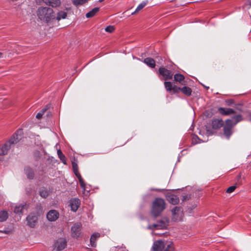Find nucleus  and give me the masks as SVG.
Wrapping results in <instances>:
<instances>
[{
	"instance_id": "1",
	"label": "nucleus",
	"mask_w": 251,
	"mask_h": 251,
	"mask_svg": "<svg viewBox=\"0 0 251 251\" xmlns=\"http://www.w3.org/2000/svg\"><path fill=\"white\" fill-rule=\"evenodd\" d=\"M23 135V129H18L8 142H6L3 145L0 146V155L6 154L12 146L19 142Z\"/></svg>"
},
{
	"instance_id": "2",
	"label": "nucleus",
	"mask_w": 251,
	"mask_h": 251,
	"mask_svg": "<svg viewBox=\"0 0 251 251\" xmlns=\"http://www.w3.org/2000/svg\"><path fill=\"white\" fill-rule=\"evenodd\" d=\"M38 18L47 23L53 21L55 19V14L52 9L48 7H40L37 11Z\"/></svg>"
},
{
	"instance_id": "3",
	"label": "nucleus",
	"mask_w": 251,
	"mask_h": 251,
	"mask_svg": "<svg viewBox=\"0 0 251 251\" xmlns=\"http://www.w3.org/2000/svg\"><path fill=\"white\" fill-rule=\"evenodd\" d=\"M166 203L165 200L160 198H155L152 202L151 214L154 218L159 216L166 209Z\"/></svg>"
},
{
	"instance_id": "4",
	"label": "nucleus",
	"mask_w": 251,
	"mask_h": 251,
	"mask_svg": "<svg viewBox=\"0 0 251 251\" xmlns=\"http://www.w3.org/2000/svg\"><path fill=\"white\" fill-rule=\"evenodd\" d=\"M169 220L166 217H163L157 223L149 226V229L154 230L155 229H166L169 224Z\"/></svg>"
},
{
	"instance_id": "5",
	"label": "nucleus",
	"mask_w": 251,
	"mask_h": 251,
	"mask_svg": "<svg viewBox=\"0 0 251 251\" xmlns=\"http://www.w3.org/2000/svg\"><path fill=\"white\" fill-rule=\"evenodd\" d=\"M231 120L227 119L226 121V124L224 126V134L227 139H229L232 134V128L233 126Z\"/></svg>"
},
{
	"instance_id": "6",
	"label": "nucleus",
	"mask_w": 251,
	"mask_h": 251,
	"mask_svg": "<svg viewBox=\"0 0 251 251\" xmlns=\"http://www.w3.org/2000/svg\"><path fill=\"white\" fill-rule=\"evenodd\" d=\"M158 74L162 76L165 80L172 79L173 76V74L172 71L163 67L159 68Z\"/></svg>"
},
{
	"instance_id": "7",
	"label": "nucleus",
	"mask_w": 251,
	"mask_h": 251,
	"mask_svg": "<svg viewBox=\"0 0 251 251\" xmlns=\"http://www.w3.org/2000/svg\"><path fill=\"white\" fill-rule=\"evenodd\" d=\"M173 219L175 221H181L183 215V210L181 207L175 206L172 210Z\"/></svg>"
},
{
	"instance_id": "8",
	"label": "nucleus",
	"mask_w": 251,
	"mask_h": 251,
	"mask_svg": "<svg viewBox=\"0 0 251 251\" xmlns=\"http://www.w3.org/2000/svg\"><path fill=\"white\" fill-rule=\"evenodd\" d=\"M81 224L76 223L71 228V234L73 238H78L81 235Z\"/></svg>"
},
{
	"instance_id": "9",
	"label": "nucleus",
	"mask_w": 251,
	"mask_h": 251,
	"mask_svg": "<svg viewBox=\"0 0 251 251\" xmlns=\"http://www.w3.org/2000/svg\"><path fill=\"white\" fill-rule=\"evenodd\" d=\"M37 220H38L37 217L35 213H30L26 217L27 225L31 228L34 227L37 222Z\"/></svg>"
},
{
	"instance_id": "10",
	"label": "nucleus",
	"mask_w": 251,
	"mask_h": 251,
	"mask_svg": "<svg viewBox=\"0 0 251 251\" xmlns=\"http://www.w3.org/2000/svg\"><path fill=\"white\" fill-rule=\"evenodd\" d=\"M166 200L172 204H176L179 202V198L171 192H168L166 195Z\"/></svg>"
},
{
	"instance_id": "11",
	"label": "nucleus",
	"mask_w": 251,
	"mask_h": 251,
	"mask_svg": "<svg viewBox=\"0 0 251 251\" xmlns=\"http://www.w3.org/2000/svg\"><path fill=\"white\" fill-rule=\"evenodd\" d=\"M55 247L57 251H60L65 249L67 246V241L64 238L57 239L54 243Z\"/></svg>"
},
{
	"instance_id": "12",
	"label": "nucleus",
	"mask_w": 251,
	"mask_h": 251,
	"mask_svg": "<svg viewBox=\"0 0 251 251\" xmlns=\"http://www.w3.org/2000/svg\"><path fill=\"white\" fill-rule=\"evenodd\" d=\"M211 126L213 129L218 130L224 126V122L221 119H213Z\"/></svg>"
},
{
	"instance_id": "13",
	"label": "nucleus",
	"mask_w": 251,
	"mask_h": 251,
	"mask_svg": "<svg viewBox=\"0 0 251 251\" xmlns=\"http://www.w3.org/2000/svg\"><path fill=\"white\" fill-rule=\"evenodd\" d=\"M165 248V244L162 240L155 241L152 247V249L154 251H162Z\"/></svg>"
},
{
	"instance_id": "14",
	"label": "nucleus",
	"mask_w": 251,
	"mask_h": 251,
	"mask_svg": "<svg viewBox=\"0 0 251 251\" xmlns=\"http://www.w3.org/2000/svg\"><path fill=\"white\" fill-rule=\"evenodd\" d=\"M59 214L55 210H51L47 214V218L49 221L52 222L56 221L59 218Z\"/></svg>"
},
{
	"instance_id": "15",
	"label": "nucleus",
	"mask_w": 251,
	"mask_h": 251,
	"mask_svg": "<svg viewBox=\"0 0 251 251\" xmlns=\"http://www.w3.org/2000/svg\"><path fill=\"white\" fill-rule=\"evenodd\" d=\"M80 204V201L77 198L72 199L70 201V206L73 211L75 212Z\"/></svg>"
},
{
	"instance_id": "16",
	"label": "nucleus",
	"mask_w": 251,
	"mask_h": 251,
	"mask_svg": "<svg viewBox=\"0 0 251 251\" xmlns=\"http://www.w3.org/2000/svg\"><path fill=\"white\" fill-rule=\"evenodd\" d=\"M218 111L220 114L225 116L235 113V111L233 109L229 108L219 107Z\"/></svg>"
},
{
	"instance_id": "17",
	"label": "nucleus",
	"mask_w": 251,
	"mask_h": 251,
	"mask_svg": "<svg viewBox=\"0 0 251 251\" xmlns=\"http://www.w3.org/2000/svg\"><path fill=\"white\" fill-rule=\"evenodd\" d=\"M43 2L46 5L53 8H56L61 5L60 0H42Z\"/></svg>"
},
{
	"instance_id": "18",
	"label": "nucleus",
	"mask_w": 251,
	"mask_h": 251,
	"mask_svg": "<svg viewBox=\"0 0 251 251\" xmlns=\"http://www.w3.org/2000/svg\"><path fill=\"white\" fill-rule=\"evenodd\" d=\"M143 62L151 68H154L155 67V61L152 58H146L144 59Z\"/></svg>"
},
{
	"instance_id": "19",
	"label": "nucleus",
	"mask_w": 251,
	"mask_h": 251,
	"mask_svg": "<svg viewBox=\"0 0 251 251\" xmlns=\"http://www.w3.org/2000/svg\"><path fill=\"white\" fill-rule=\"evenodd\" d=\"M174 78L175 81L178 82L182 85L185 84V83H183L185 77L183 75L177 73L174 75Z\"/></svg>"
},
{
	"instance_id": "20",
	"label": "nucleus",
	"mask_w": 251,
	"mask_h": 251,
	"mask_svg": "<svg viewBox=\"0 0 251 251\" xmlns=\"http://www.w3.org/2000/svg\"><path fill=\"white\" fill-rule=\"evenodd\" d=\"M67 16V12L63 11H60L58 12H57L56 16H55V20H56L57 21H59L61 19H66Z\"/></svg>"
},
{
	"instance_id": "21",
	"label": "nucleus",
	"mask_w": 251,
	"mask_h": 251,
	"mask_svg": "<svg viewBox=\"0 0 251 251\" xmlns=\"http://www.w3.org/2000/svg\"><path fill=\"white\" fill-rule=\"evenodd\" d=\"M181 92L187 96H190L192 94V90L191 88L188 86H184L181 88Z\"/></svg>"
},
{
	"instance_id": "22",
	"label": "nucleus",
	"mask_w": 251,
	"mask_h": 251,
	"mask_svg": "<svg viewBox=\"0 0 251 251\" xmlns=\"http://www.w3.org/2000/svg\"><path fill=\"white\" fill-rule=\"evenodd\" d=\"M25 174L28 178L32 179L34 176V173L33 171L29 167H26L25 169Z\"/></svg>"
},
{
	"instance_id": "23",
	"label": "nucleus",
	"mask_w": 251,
	"mask_h": 251,
	"mask_svg": "<svg viewBox=\"0 0 251 251\" xmlns=\"http://www.w3.org/2000/svg\"><path fill=\"white\" fill-rule=\"evenodd\" d=\"M100 236V234L99 233H95L92 235L90 238V243L92 247H95V241Z\"/></svg>"
},
{
	"instance_id": "24",
	"label": "nucleus",
	"mask_w": 251,
	"mask_h": 251,
	"mask_svg": "<svg viewBox=\"0 0 251 251\" xmlns=\"http://www.w3.org/2000/svg\"><path fill=\"white\" fill-rule=\"evenodd\" d=\"M99 10L100 8L99 7H95L93 8L92 10H91L86 14V17L87 18L93 17L99 11Z\"/></svg>"
},
{
	"instance_id": "25",
	"label": "nucleus",
	"mask_w": 251,
	"mask_h": 251,
	"mask_svg": "<svg viewBox=\"0 0 251 251\" xmlns=\"http://www.w3.org/2000/svg\"><path fill=\"white\" fill-rule=\"evenodd\" d=\"M8 217V214L6 211H0V222L5 221Z\"/></svg>"
},
{
	"instance_id": "26",
	"label": "nucleus",
	"mask_w": 251,
	"mask_h": 251,
	"mask_svg": "<svg viewBox=\"0 0 251 251\" xmlns=\"http://www.w3.org/2000/svg\"><path fill=\"white\" fill-rule=\"evenodd\" d=\"M26 206V204H20L18 206H16L14 209V212L16 214H21L23 213V210L24 207Z\"/></svg>"
},
{
	"instance_id": "27",
	"label": "nucleus",
	"mask_w": 251,
	"mask_h": 251,
	"mask_svg": "<svg viewBox=\"0 0 251 251\" xmlns=\"http://www.w3.org/2000/svg\"><path fill=\"white\" fill-rule=\"evenodd\" d=\"M164 84L165 88L167 91L169 92L170 93H172V90L173 87V85L172 84V82H171L170 81H167L166 80H165Z\"/></svg>"
},
{
	"instance_id": "28",
	"label": "nucleus",
	"mask_w": 251,
	"mask_h": 251,
	"mask_svg": "<svg viewBox=\"0 0 251 251\" xmlns=\"http://www.w3.org/2000/svg\"><path fill=\"white\" fill-rule=\"evenodd\" d=\"M57 154L58 157L61 160V161L64 164H66V159L65 156L63 154L60 150L57 151Z\"/></svg>"
},
{
	"instance_id": "29",
	"label": "nucleus",
	"mask_w": 251,
	"mask_h": 251,
	"mask_svg": "<svg viewBox=\"0 0 251 251\" xmlns=\"http://www.w3.org/2000/svg\"><path fill=\"white\" fill-rule=\"evenodd\" d=\"M147 4L146 2H143L141 3L138 7L136 8V10L134 12L131 13V15H134L137 13H138L139 11H140L141 9H142Z\"/></svg>"
},
{
	"instance_id": "30",
	"label": "nucleus",
	"mask_w": 251,
	"mask_h": 251,
	"mask_svg": "<svg viewBox=\"0 0 251 251\" xmlns=\"http://www.w3.org/2000/svg\"><path fill=\"white\" fill-rule=\"evenodd\" d=\"M88 0H73V4L77 6L87 2Z\"/></svg>"
},
{
	"instance_id": "31",
	"label": "nucleus",
	"mask_w": 251,
	"mask_h": 251,
	"mask_svg": "<svg viewBox=\"0 0 251 251\" xmlns=\"http://www.w3.org/2000/svg\"><path fill=\"white\" fill-rule=\"evenodd\" d=\"M232 118L233 120L235 122L234 124H233L234 126L235 125L239 122L241 121L242 120V116L240 114L235 115L232 117Z\"/></svg>"
},
{
	"instance_id": "32",
	"label": "nucleus",
	"mask_w": 251,
	"mask_h": 251,
	"mask_svg": "<svg viewBox=\"0 0 251 251\" xmlns=\"http://www.w3.org/2000/svg\"><path fill=\"white\" fill-rule=\"evenodd\" d=\"M164 251H174V247L173 243L170 242L168 244L165 245Z\"/></svg>"
},
{
	"instance_id": "33",
	"label": "nucleus",
	"mask_w": 251,
	"mask_h": 251,
	"mask_svg": "<svg viewBox=\"0 0 251 251\" xmlns=\"http://www.w3.org/2000/svg\"><path fill=\"white\" fill-rule=\"evenodd\" d=\"M39 194L42 198H46L48 196L49 193L47 190L43 188L40 191Z\"/></svg>"
},
{
	"instance_id": "34",
	"label": "nucleus",
	"mask_w": 251,
	"mask_h": 251,
	"mask_svg": "<svg viewBox=\"0 0 251 251\" xmlns=\"http://www.w3.org/2000/svg\"><path fill=\"white\" fill-rule=\"evenodd\" d=\"M181 87H177L175 85H173L172 93L173 94H177L180 91H181Z\"/></svg>"
},
{
	"instance_id": "35",
	"label": "nucleus",
	"mask_w": 251,
	"mask_h": 251,
	"mask_svg": "<svg viewBox=\"0 0 251 251\" xmlns=\"http://www.w3.org/2000/svg\"><path fill=\"white\" fill-rule=\"evenodd\" d=\"M46 111V109L44 108L41 110L39 113H38L36 116V118L40 119L42 118V116L44 115L45 112Z\"/></svg>"
},
{
	"instance_id": "36",
	"label": "nucleus",
	"mask_w": 251,
	"mask_h": 251,
	"mask_svg": "<svg viewBox=\"0 0 251 251\" xmlns=\"http://www.w3.org/2000/svg\"><path fill=\"white\" fill-rule=\"evenodd\" d=\"M114 30H115V28L112 25H109L105 28V31L109 32V33L113 32L114 31Z\"/></svg>"
},
{
	"instance_id": "37",
	"label": "nucleus",
	"mask_w": 251,
	"mask_h": 251,
	"mask_svg": "<svg viewBox=\"0 0 251 251\" xmlns=\"http://www.w3.org/2000/svg\"><path fill=\"white\" fill-rule=\"evenodd\" d=\"M236 188V186H235V185H233V186H231L229 187H228L226 190V192L227 193H231L232 192H233Z\"/></svg>"
},
{
	"instance_id": "38",
	"label": "nucleus",
	"mask_w": 251,
	"mask_h": 251,
	"mask_svg": "<svg viewBox=\"0 0 251 251\" xmlns=\"http://www.w3.org/2000/svg\"><path fill=\"white\" fill-rule=\"evenodd\" d=\"M78 180L80 185L81 187L85 190V183L82 179V177L78 178Z\"/></svg>"
},
{
	"instance_id": "39",
	"label": "nucleus",
	"mask_w": 251,
	"mask_h": 251,
	"mask_svg": "<svg viewBox=\"0 0 251 251\" xmlns=\"http://www.w3.org/2000/svg\"><path fill=\"white\" fill-rule=\"evenodd\" d=\"M72 167L73 169L74 172H77V171H78V165L76 162L74 161L72 162Z\"/></svg>"
},
{
	"instance_id": "40",
	"label": "nucleus",
	"mask_w": 251,
	"mask_h": 251,
	"mask_svg": "<svg viewBox=\"0 0 251 251\" xmlns=\"http://www.w3.org/2000/svg\"><path fill=\"white\" fill-rule=\"evenodd\" d=\"M74 173L75 174V175L77 176L78 179L79 178L81 177V176L80 174H79V173L78 172V171H77V172H74Z\"/></svg>"
},
{
	"instance_id": "41",
	"label": "nucleus",
	"mask_w": 251,
	"mask_h": 251,
	"mask_svg": "<svg viewBox=\"0 0 251 251\" xmlns=\"http://www.w3.org/2000/svg\"><path fill=\"white\" fill-rule=\"evenodd\" d=\"M233 102L234 101L232 100H228L226 101V102L228 103V105L233 103Z\"/></svg>"
},
{
	"instance_id": "42",
	"label": "nucleus",
	"mask_w": 251,
	"mask_h": 251,
	"mask_svg": "<svg viewBox=\"0 0 251 251\" xmlns=\"http://www.w3.org/2000/svg\"><path fill=\"white\" fill-rule=\"evenodd\" d=\"M247 2L248 3V5H249V6L251 7V0H248Z\"/></svg>"
},
{
	"instance_id": "43",
	"label": "nucleus",
	"mask_w": 251,
	"mask_h": 251,
	"mask_svg": "<svg viewBox=\"0 0 251 251\" xmlns=\"http://www.w3.org/2000/svg\"><path fill=\"white\" fill-rule=\"evenodd\" d=\"M156 58H160L161 60H162L161 57L157 56Z\"/></svg>"
},
{
	"instance_id": "44",
	"label": "nucleus",
	"mask_w": 251,
	"mask_h": 251,
	"mask_svg": "<svg viewBox=\"0 0 251 251\" xmlns=\"http://www.w3.org/2000/svg\"><path fill=\"white\" fill-rule=\"evenodd\" d=\"M103 0H99V1H100V2H102V1H103Z\"/></svg>"
},
{
	"instance_id": "45",
	"label": "nucleus",
	"mask_w": 251,
	"mask_h": 251,
	"mask_svg": "<svg viewBox=\"0 0 251 251\" xmlns=\"http://www.w3.org/2000/svg\"><path fill=\"white\" fill-rule=\"evenodd\" d=\"M0 232H1V231H0ZM2 232L6 233L7 232L6 231H2Z\"/></svg>"
},
{
	"instance_id": "46",
	"label": "nucleus",
	"mask_w": 251,
	"mask_h": 251,
	"mask_svg": "<svg viewBox=\"0 0 251 251\" xmlns=\"http://www.w3.org/2000/svg\"><path fill=\"white\" fill-rule=\"evenodd\" d=\"M2 53L0 52V57L1 56Z\"/></svg>"
},
{
	"instance_id": "47",
	"label": "nucleus",
	"mask_w": 251,
	"mask_h": 251,
	"mask_svg": "<svg viewBox=\"0 0 251 251\" xmlns=\"http://www.w3.org/2000/svg\"><path fill=\"white\" fill-rule=\"evenodd\" d=\"M187 198H184V199L183 200V201L186 200Z\"/></svg>"
},
{
	"instance_id": "48",
	"label": "nucleus",
	"mask_w": 251,
	"mask_h": 251,
	"mask_svg": "<svg viewBox=\"0 0 251 251\" xmlns=\"http://www.w3.org/2000/svg\"><path fill=\"white\" fill-rule=\"evenodd\" d=\"M251 121V113L250 114Z\"/></svg>"
},
{
	"instance_id": "49",
	"label": "nucleus",
	"mask_w": 251,
	"mask_h": 251,
	"mask_svg": "<svg viewBox=\"0 0 251 251\" xmlns=\"http://www.w3.org/2000/svg\"><path fill=\"white\" fill-rule=\"evenodd\" d=\"M1 160V159H0V160Z\"/></svg>"
}]
</instances>
